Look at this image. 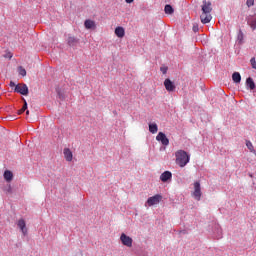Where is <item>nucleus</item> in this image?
Instances as JSON below:
<instances>
[{
    "label": "nucleus",
    "mask_w": 256,
    "mask_h": 256,
    "mask_svg": "<svg viewBox=\"0 0 256 256\" xmlns=\"http://www.w3.org/2000/svg\"><path fill=\"white\" fill-rule=\"evenodd\" d=\"M202 11L203 14L200 16L201 22L204 24L210 23L212 19L211 11H213V8L211 7V2H207V0H204L202 5Z\"/></svg>",
    "instance_id": "nucleus-1"
},
{
    "label": "nucleus",
    "mask_w": 256,
    "mask_h": 256,
    "mask_svg": "<svg viewBox=\"0 0 256 256\" xmlns=\"http://www.w3.org/2000/svg\"><path fill=\"white\" fill-rule=\"evenodd\" d=\"M176 165H179L181 168L185 167L189 161H191V156L187 154L185 150H178L175 153Z\"/></svg>",
    "instance_id": "nucleus-2"
},
{
    "label": "nucleus",
    "mask_w": 256,
    "mask_h": 256,
    "mask_svg": "<svg viewBox=\"0 0 256 256\" xmlns=\"http://www.w3.org/2000/svg\"><path fill=\"white\" fill-rule=\"evenodd\" d=\"M161 199H163V196H161L160 194H156L152 197H149L146 201L145 207H153V205H159V203H161Z\"/></svg>",
    "instance_id": "nucleus-3"
},
{
    "label": "nucleus",
    "mask_w": 256,
    "mask_h": 256,
    "mask_svg": "<svg viewBox=\"0 0 256 256\" xmlns=\"http://www.w3.org/2000/svg\"><path fill=\"white\" fill-rule=\"evenodd\" d=\"M15 93H20V95H29V87L27 84L20 83L15 86Z\"/></svg>",
    "instance_id": "nucleus-4"
},
{
    "label": "nucleus",
    "mask_w": 256,
    "mask_h": 256,
    "mask_svg": "<svg viewBox=\"0 0 256 256\" xmlns=\"http://www.w3.org/2000/svg\"><path fill=\"white\" fill-rule=\"evenodd\" d=\"M120 241L124 247H133V238L129 237L125 233L121 234Z\"/></svg>",
    "instance_id": "nucleus-5"
},
{
    "label": "nucleus",
    "mask_w": 256,
    "mask_h": 256,
    "mask_svg": "<svg viewBox=\"0 0 256 256\" xmlns=\"http://www.w3.org/2000/svg\"><path fill=\"white\" fill-rule=\"evenodd\" d=\"M194 199H196V201H201V183L199 182H195L194 183V191L192 193Z\"/></svg>",
    "instance_id": "nucleus-6"
},
{
    "label": "nucleus",
    "mask_w": 256,
    "mask_h": 256,
    "mask_svg": "<svg viewBox=\"0 0 256 256\" xmlns=\"http://www.w3.org/2000/svg\"><path fill=\"white\" fill-rule=\"evenodd\" d=\"M156 141H159L164 147H167L169 145V138H167V135L163 132H159L156 136Z\"/></svg>",
    "instance_id": "nucleus-7"
},
{
    "label": "nucleus",
    "mask_w": 256,
    "mask_h": 256,
    "mask_svg": "<svg viewBox=\"0 0 256 256\" xmlns=\"http://www.w3.org/2000/svg\"><path fill=\"white\" fill-rule=\"evenodd\" d=\"M17 225L21 231V233L25 236H27L28 230H27V223L25 222V219H19L17 222Z\"/></svg>",
    "instance_id": "nucleus-8"
},
{
    "label": "nucleus",
    "mask_w": 256,
    "mask_h": 256,
    "mask_svg": "<svg viewBox=\"0 0 256 256\" xmlns=\"http://www.w3.org/2000/svg\"><path fill=\"white\" fill-rule=\"evenodd\" d=\"M172 178L173 174L171 171H165L160 175V181H162V183H167V181H171Z\"/></svg>",
    "instance_id": "nucleus-9"
},
{
    "label": "nucleus",
    "mask_w": 256,
    "mask_h": 256,
    "mask_svg": "<svg viewBox=\"0 0 256 256\" xmlns=\"http://www.w3.org/2000/svg\"><path fill=\"white\" fill-rule=\"evenodd\" d=\"M164 87L166 91H175V84L169 78L164 81Z\"/></svg>",
    "instance_id": "nucleus-10"
},
{
    "label": "nucleus",
    "mask_w": 256,
    "mask_h": 256,
    "mask_svg": "<svg viewBox=\"0 0 256 256\" xmlns=\"http://www.w3.org/2000/svg\"><path fill=\"white\" fill-rule=\"evenodd\" d=\"M63 153H64V159H66V161L68 162L73 161V152H71V149L64 148Z\"/></svg>",
    "instance_id": "nucleus-11"
},
{
    "label": "nucleus",
    "mask_w": 256,
    "mask_h": 256,
    "mask_svg": "<svg viewBox=\"0 0 256 256\" xmlns=\"http://www.w3.org/2000/svg\"><path fill=\"white\" fill-rule=\"evenodd\" d=\"M115 35L119 37V39H123L125 37V28L118 26L115 28Z\"/></svg>",
    "instance_id": "nucleus-12"
},
{
    "label": "nucleus",
    "mask_w": 256,
    "mask_h": 256,
    "mask_svg": "<svg viewBox=\"0 0 256 256\" xmlns=\"http://www.w3.org/2000/svg\"><path fill=\"white\" fill-rule=\"evenodd\" d=\"M84 27H85V29H95L97 26L95 24V21H93L91 19H87L84 22Z\"/></svg>",
    "instance_id": "nucleus-13"
},
{
    "label": "nucleus",
    "mask_w": 256,
    "mask_h": 256,
    "mask_svg": "<svg viewBox=\"0 0 256 256\" xmlns=\"http://www.w3.org/2000/svg\"><path fill=\"white\" fill-rule=\"evenodd\" d=\"M4 179L7 181V183H11L13 181V172L6 170L4 172Z\"/></svg>",
    "instance_id": "nucleus-14"
},
{
    "label": "nucleus",
    "mask_w": 256,
    "mask_h": 256,
    "mask_svg": "<svg viewBox=\"0 0 256 256\" xmlns=\"http://www.w3.org/2000/svg\"><path fill=\"white\" fill-rule=\"evenodd\" d=\"M246 86L251 91H253V89H255V82L253 81V78L249 77V78L246 79Z\"/></svg>",
    "instance_id": "nucleus-15"
},
{
    "label": "nucleus",
    "mask_w": 256,
    "mask_h": 256,
    "mask_svg": "<svg viewBox=\"0 0 256 256\" xmlns=\"http://www.w3.org/2000/svg\"><path fill=\"white\" fill-rule=\"evenodd\" d=\"M232 81L234 83H241V74L239 72H234L232 74Z\"/></svg>",
    "instance_id": "nucleus-16"
},
{
    "label": "nucleus",
    "mask_w": 256,
    "mask_h": 256,
    "mask_svg": "<svg viewBox=\"0 0 256 256\" xmlns=\"http://www.w3.org/2000/svg\"><path fill=\"white\" fill-rule=\"evenodd\" d=\"M164 11H165L166 15H173V13H175V10L173 9V6H171L170 4H167L164 7Z\"/></svg>",
    "instance_id": "nucleus-17"
},
{
    "label": "nucleus",
    "mask_w": 256,
    "mask_h": 256,
    "mask_svg": "<svg viewBox=\"0 0 256 256\" xmlns=\"http://www.w3.org/2000/svg\"><path fill=\"white\" fill-rule=\"evenodd\" d=\"M68 45L70 47H75V45H77V38L73 36L68 37Z\"/></svg>",
    "instance_id": "nucleus-18"
},
{
    "label": "nucleus",
    "mask_w": 256,
    "mask_h": 256,
    "mask_svg": "<svg viewBox=\"0 0 256 256\" xmlns=\"http://www.w3.org/2000/svg\"><path fill=\"white\" fill-rule=\"evenodd\" d=\"M149 131L150 133L155 134L157 131H159V127L155 123L149 124Z\"/></svg>",
    "instance_id": "nucleus-19"
},
{
    "label": "nucleus",
    "mask_w": 256,
    "mask_h": 256,
    "mask_svg": "<svg viewBox=\"0 0 256 256\" xmlns=\"http://www.w3.org/2000/svg\"><path fill=\"white\" fill-rule=\"evenodd\" d=\"M246 147L247 149H249L251 153H254V154L256 153L255 147H253V143H251V141H246Z\"/></svg>",
    "instance_id": "nucleus-20"
},
{
    "label": "nucleus",
    "mask_w": 256,
    "mask_h": 256,
    "mask_svg": "<svg viewBox=\"0 0 256 256\" xmlns=\"http://www.w3.org/2000/svg\"><path fill=\"white\" fill-rule=\"evenodd\" d=\"M18 73L19 75H21L22 77H25L27 75V70H25V68H23V66H19L18 67Z\"/></svg>",
    "instance_id": "nucleus-21"
},
{
    "label": "nucleus",
    "mask_w": 256,
    "mask_h": 256,
    "mask_svg": "<svg viewBox=\"0 0 256 256\" xmlns=\"http://www.w3.org/2000/svg\"><path fill=\"white\" fill-rule=\"evenodd\" d=\"M25 111H27V100H24V105L20 110H18V115H22Z\"/></svg>",
    "instance_id": "nucleus-22"
},
{
    "label": "nucleus",
    "mask_w": 256,
    "mask_h": 256,
    "mask_svg": "<svg viewBox=\"0 0 256 256\" xmlns=\"http://www.w3.org/2000/svg\"><path fill=\"white\" fill-rule=\"evenodd\" d=\"M4 192H6L8 195H11V193H13V188L10 184H8L6 188H4Z\"/></svg>",
    "instance_id": "nucleus-23"
},
{
    "label": "nucleus",
    "mask_w": 256,
    "mask_h": 256,
    "mask_svg": "<svg viewBox=\"0 0 256 256\" xmlns=\"http://www.w3.org/2000/svg\"><path fill=\"white\" fill-rule=\"evenodd\" d=\"M250 27H251V29H253V31L256 30V18H254V19L250 22Z\"/></svg>",
    "instance_id": "nucleus-24"
},
{
    "label": "nucleus",
    "mask_w": 256,
    "mask_h": 256,
    "mask_svg": "<svg viewBox=\"0 0 256 256\" xmlns=\"http://www.w3.org/2000/svg\"><path fill=\"white\" fill-rule=\"evenodd\" d=\"M246 5L247 7H253V5H255V0H247Z\"/></svg>",
    "instance_id": "nucleus-25"
},
{
    "label": "nucleus",
    "mask_w": 256,
    "mask_h": 256,
    "mask_svg": "<svg viewBox=\"0 0 256 256\" xmlns=\"http://www.w3.org/2000/svg\"><path fill=\"white\" fill-rule=\"evenodd\" d=\"M250 63H251L252 69H256V61H255V58H251V59H250Z\"/></svg>",
    "instance_id": "nucleus-26"
},
{
    "label": "nucleus",
    "mask_w": 256,
    "mask_h": 256,
    "mask_svg": "<svg viewBox=\"0 0 256 256\" xmlns=\"http://www.w3.org/2000/svg\"><path fill=\"white\" fill-rule=\"evenodd\" d=\"M238 41L241 43L243 41V32H239L238 34Z\"/></svg>",
    "instance_id": "nucleus-27"
},
{
    "label": "nucleus",
    "mask_w": 256,
    "mask_h": 256,
    "mask_svg": "<svg viewBox=\"0 0 256 256\" xmlns=\"http://www.w3.org/2000/svg\"><path fill=\"white\" fill-rule=\"evenodd\" d=\"M167 67H161L160 68V71H162L163 75H166L167 74Z\"/></svg>",
    "instance_id": "nucleus-28"
},
{
    "label": "nucleus",
    "mask_w": 256,
    "mask_h": 256,
    "mask_svg": "<svg viewBox=\"0 0 256 256\" xmlns=\"http://www.w3.org/2000/svg\"><path fill=\"white\" fill-rule=\"evenodd\" d=\"M193 31H194L195 33H197V31H199V26L194 25V26H193Z\"/></svg>",
    "instance_id": "nucleus-29"
},
{
    "label": "nucleus",
    "mask_w": 256,
    "mask_h": 256,
    "mask_svg": "<svg viewBox=\"0 0 256 256\" xmlns=\"http://www.w3.org/2000/svg\"><path fill=\"white\" fill-rule=\"evenodd\" d=\"M10 87H17V85H15V82L11 81L10 82Z\"/></svg>",
    "instance_id": "nucleus-30"
},
{
    "label": "nucleus",
    "mask_w": 256,
    "mask_h": 256,
    "mask_svg": "<svg viewBox=\"0 0 256 256\" xmlns=\"http://www.w3.org/2000/svg\"><path fill=\"white\" fill-rule=\"evenodd\" d=\"M127 3H133L135 0H125Z\"/></svg>",
    "instance_id": "nucleus-31"
},
{
    "label": "nucleus",
    "mask_w": 256,
    "mask_h": 256,
    "mask_svg": "<svg viewBox=\"0 0 256 256\" xmlns=\"http://www.w3.org/2000/svg\"><path fill=\"white\" fill-rule=\"evenodd\" d=\"M26 115H29V110L26 111Z\"/></svg>",
    "instance_id": "nucleus-32"
}]
</instances>
